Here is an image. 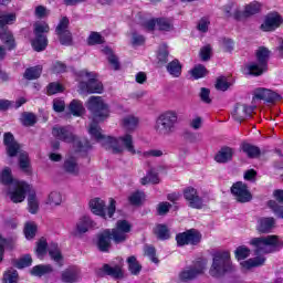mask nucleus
I'll list each match as a JSON object with an SVG mask.
<instances>
[{"mask_svg":"<svg viewBox=\"0 0 283 283\" xmlns=\"http://www.w3.org/2000/svg\"><path fill=\"white\" fill-rule=\"evenodd\" d=\"M88 112H91L92 123L88 127V134L101 143V145L107 151L112 154H123V151L128 150L129 154L136 155L138 151L134 147V137L132 134L126 133L118 138L112 136H105L103 129L98 123H105L109 118V105L105 103L101 96H91L86 103Z\"/></svg>","mask_w":283,"mask_h":283,"instance_id":"obj_1","label":"nucleus"},{"mask_svg":"<svg viewBox=\"0 0 283 283\" xmlns=\"http://www.w3.org/2000/svg\"><path fill=\"white\" fill-rule=\"evenodd\" d=\"M0 182L9 187L8 196L11 202L19 203L25 200V193L30 191V185L25 181H19L12 177V170L6 167L0 172Z\"/></svg>","mask_w":283,"mask_h":283,"instance_id":"obj_2","label":"nucleus"},{"mask_svg":"<svg viewBox=\"0 0 283 283\" xmlns=\"http://www.w3.org/2000/svg\"><path fill=\"white\" fill-rule=\"evenodd\" d=\"M178 125V112L168 109L159 114L155 120L154 130L157 136L167 138L176 133Z\"/></svg>","mask_w":283,"mask_h":283,"instance_id":"obj_3","label":"nucleus"},{"mask_svg":"<svg viewBox=\"0 0 283 283\" xmlns=\"http://www.w3.org/2000/svg\"><path fill=\"white\" fill-rule=\"evenodd\" d=\"M3 140L7 147L8 156H10V158H13V156H19V165L21 171L27 174V176H31L32 166H30V158L28 157V153L21 149V145L14 140V135H12V133H6Z\"/></svg>","mask_w":283,"mask_h":283,"instance_id":"obj_4","label":"nucleus"},{"mask_svg":"<svg viewBox=\"0 0 283 283\" xmlns=\"http://www.w3.org/2000/svg\"><path fill=\"white\" fill-rule=\"evenodd\" d=\"M233 271H235V266L231 262V253L222 251L213 254L212 265L209 270L211 277H222Z\"/></svg>","mask_w":283,"mask_h":283,"instance_id":"obj_5","label":"nucleus"},{"mask_svg":"<svg viewBox=\"0 0 283 283\" xmlns=\"http://www.w3.org/2000/svg\"><path fill=\"white\" fill-rule=\"evenodd\" d=\"M52 134L59 140H63L64 143H73L77 151H87V149H90V142H87V139H76V136H74V132L70 126H55L53 127Z\"/></svg>","mask_w":283,"mask_h":283,"instance_id":"obj_6","label":"nucleus"},{"mask_svg":"<svg viewBox=\"0 0 283 283\" xmlns=\"http://www.w3.org/2000/svg\"><path fill=\"white\" fill-rule=\"evenodd\" d=\"M80 91L82 94L87 92L88 94H102L103 83L96 78V73H90L87 71H81L78 74Z\"/></svg>","mask_w":283,"mask_h":283,"instance_id":"obj_7","label":"nucleus"},{"mask_svg":"<svg viewBox=\"0 0 283 283\" xmlns=\"http://www.w3.org/2000/svg\"><path fill=\"white\" fill-rule=\"evenodd\" d=\"M269 56H271V51L264 46H260L256 51L258 63L248 65L249 73L252 74V76L264 74L266 67H269Z\"/></svg>","mask_w":283,"mask_h":283,"instance_id":"obj_8","label":"nucleus"},{"mask_svg":"<svg viewBox=\"0 0 283 283\" xmlns=\"http://www.w3.org/2000/svg\"><path fill=\"white\" fill-rule=\"evenodd\" d=\"M250 244L255 248V253H273L280 247L277 235L253 238Z\"/></svg>","mask_w":283,"mask_h":283,"instance_id":"obj_9","label":"nucleus"},{"mask_svg":"<svg viewBox=\"0 0 283 283\" xmlns=\"http://www.w3.org/2000/svg\"><path fill=\"white\" fill-rule=\"evenodd\" d=\"M90 209L95 216H101L107 220L116 213V200L111 199L108 207L105 209V201L101 198H94L90 201Z\"/></svg>","mask_w":283,"mask_h":283,"instance_id":"obj_10","label":"nucleus"},{"mask_svg":"<svg viewBox=\"0 0 283 283\" xmlns=\"http://www.w3.org/2000/svg\"><path fill=\"white\" fill-rule=\"evenodd\" d=\"M48 32H50V25H48V23H35V39L32 41V48L35 50V52H43V50L48 48V36H45Z\"/></svg>","mask_w":283,"mask_h":283,"instance_id":"obj_11","label":"nucleus"},{"mask_svg":"<svg viewBox=\"0 0 283 283\" xmlns=\"http://www.w3.org/2000/svg\"><path fill=\"white\" fill-rule=\"evenodd\" d=\"M130 231L132 224L127 220H119L116 222V227L111 230V239L115 244H123V242H127Z\"/></svg>","mask_w":283,"mask_h":283,"instance_id":"obj_12","label":"nucleus"},{"mask_svg":"<svg viewBox=\"0 0 283 283\" xmlns=\"http://www.w3.org/2000/svg\"><path fill=\"white\" fill-rule=\"evenodd\" d=\"M205 271H207V261H197L192 266L179 273V280L181 282H191V280H196V277L202 275Z\"/></svg>","mask_w":283,"mask_h":283,"instance_id":"obj_13","label":"nucleus"},{"mask_svg":"<svg viewBox=\"0 0 283 283\" xmlns=\"http://www.w3.org/2000/svg\"><path fill=\"white\" fill-rule=\"evenodd\" d=\"M55 34L59 36L61 45H72V32H70V19L67 17L60 20L55 29Z\"/></svg>","mask_w":283,"mask_h":283,"instance_id":"obj_14","label":"nucleus"},{"mask_svg":"<svg viewBox=\"0 0 283 283\" xmlns=\"http://www.w3.org/2000/svg\"><path fill=\"white\" fill-rule=\"evenodd\" d=\"M184 198L191 209H202L205 207V199L200 197L198 190L193 187H188L184 190Z\"/></svg>","mask_w":283,"mask_h":283,"instance_id":"obj_15","label":"nucleus"},{"mask_svg":"<svg viewBox=\"0 0 283 283\" xmlns=\"http://www.w3.org/2000/svg\"><path fill=\"white\" fill-rule=\"evenodd\" d=\"M231 193L237 200V202H251L253 200V195L249 191V187L242 181L235 182L231 187Z\"/></svg>","mask_w":283,"mask_h":283,"instance_id":"obj_16","label":"nucleus"},{"mask_svg":"<svg viewBox=\"0 0 283 283\" xmlns=\"http://www.w3.org/2000/svg\"><path fill=\"white\" fill-rule=\"evenodd\" d=\"M202 235L196 229H190L184 233H179L176 237L178 247H185L186 244H199Z\"/></svg>","mask_w":283,"mask_h":283,"instance_id":"obj_17","label":"nucleus"},{"mask_svg":"<svg viewBox=\"0 0 283 283\" xmlns=\"http://www.w3.org/2000/svg\"><path fill=\"white\" fill-rule=\"evenodd\" d=\"M260 10H262V4L258 1H253L245 6L244 11L237 9L233 13V18L237 21H244V19H249L250 17H253V14H258Z\"/></svg>","mask_w":283,"mask_h":283,"instance_id":"obj_18","label":"nucleus"},{"mask_svg":"<svg viewBox=\"0 0 283 283\" xmlns=\"http://www.w3.org/2000/svg\"><path fill=\"white\" fill-rule=\"evenodd\" d=\"M282 15L279 13H269L265 17L264 22L261 24V30L263 32H273V30H277L280 25H282Z\"/></svg>","mask_w":283,"mask_h":283,"instance_id":"obj_19","label":"nucleus"},{"mask_svg":"<svg viewBox=\"0 0 283 283\" xmlns=\"http://www.w3.org/2000/svg\"><path fill=\"white\" fill-rule=\"evenodd\" d=\"M282 96L269 88H256L254 91L253 101H265V103H275L280 101Z\"/></svg>","mask_w":283,"mask_h":283,"instance_id":"obj_20","label":"nucleus"},{"mask_svg":"<svg viewBox=\"0 0 283 283\" xmlns=\"http://www.w3.org/2000/svg\"><path fill=\"white\" fill-rule=\"evenodd\" d=\"M97 249L103 253H107L112 249V230L106 229L97 234Z\"/></svg>","mask_w":283,"mask_h":283,"instance_id":"obj_21","label":"nucleus"},{"mask_svg":"<svg viewBox=\"0 0 283 283\" xmlns=\"http://www.w3.org/2000/svg\"><path fill=\"white\" fill-rule=\"evenodd\" d=\"M94 227H96V222H94V220H92V218L88 216H84L76 222L74 235H83L87 233L90 229H94Z\"/></svg>","mask_w":283,"mask_h":283,"instance_id":"obj_22","label":"nucleus"},{"mask_svg":"<svg viewBox=\"0 0 283 283\" xmlns=\"http://www.w3.org/2000/svg\"><path fill=\"white\" fill-rule=\"evenodd\" d=\"M253 106H247V104H237L232 112V117L237 123H242V120H247L251 114H253Z\"/></svg>","mask_w":283,"mask_h":283,"instance_id":"obj_23","label":"nucleus"},{"mask_svg":"<svg viewBox=\"0 0 283 283\" xmlns=\"http://www.w3.org/2000/svg\"><path fill=\"white\" fill-rule=\"evenodd\" d=\"M81 280V270L76 266H71L62 271L61 281L64 283H74Z\"/></svg>","mask_w":283,"mask_h":283,"instance_id":"obj_24","label":"nucleus"},{"mask_svg":"<svg viewBox=\"0 0 283 283\" xmlns=\"http://www.w3.org/2000/svg\"><path fill=\"white\" fill-rule=\"evenodd\" d=\"M275 229V219L273 217H263L258 220L256 230L259 233H271Z\"/></svg>","mask_w":283,"mask_h":283,"instance_id":"obj_25","label":"nucleus"},{"mask_svg":"<svg viewBox=\"0 0 283 283\" xmlns=\"http://www.w3.org/2000/svg\"><path fill=\"white\" fill-rule=\"evenodd\" d=\"M214 160L221 165L231 163V160H233V148L227 146L222 147L214 156Z\"/></svg>","mask_w":283,"mask_h":283,"instance_id":"obj_26","label":"nucleus"},{"mask_svg":"<svg viewBox=\"0 0 283 283\" xmlns=\"http://www.w3.org/2000/svg\"><path fill=\"white\" fill-rule=\"evenodd\" d=\"M138 123H139L138 117L134 115H128L122 119V127L128 134H132V132H136V129H138Z\"/></svg>","mask_w":283,"mask_h":283,"instance_id":"obj_27","label":"nucleus"},{"mask_svg":"<svg viewBox=\"0 0 283 283\" xmlns=\"http://www.w3.org/2000/svg\"><path fill=\"white\" fill-rule=\"evenodd\" d=\"M63 169L66 174H70L71 176H78V174H81V168L78 167V163L74 157H69L65 159Z\"/></svg>","mask_w":283,"mask_h":283,"instance_id":"obj_28","label":"nucleus"},{"mask_svg":"<svg viewBox=\"0 0 283 283\" xmlns=\"http://www.w3.org/2000/svg\"><path fill=\"white\" fill-rule=\"evenodd\" d=\"M166 70L172 78H180L182 74V64H180V61L178 60H172L167 64Z\"/></svg>","mask_w":283,"mask_h":283,"instance_id":"obj_29","label":"nucleus"},{"mask_svg":"<svg viewBox=\"0 0 283 283\" xmlns=\"http://www.w3.org/2000/svg\"><path fill=\"white\" fill-rule=\"evenodd\" d=\"M0 39L7 45L8 50H14L17 43L14 42V35L7 29H0Z\"/></svg>","mask_w":283,"mask_h":283,"instance_id":"obj_30","label":"nucleus"},{"mask_svg":"<svg viewBox=\"0 0 283 283\" xmlns=\"http://www.w3.org/2000/svg\"><path fill=\"white\" fill-rule=\"evenodd\" d=\"M264 262H266L264 256H256L241 262V266L244 269V271H249V269H255L258 266L264 265Z\"/></svg>","mask_w":283,"mask_h":283,"instance_id":"obj_31","label":"nucleus"},{"mask_svg":"<svg viewBox=\"0 0 283 283\" xmlns=\"http://www.w3.org/2000/svg\"><path fill=\"white\" fill-rule=\"evenodd\" d=\"M63 202V195H61V192L59 191H52L51 193H49L45 205H49V207H61Z\"/></svg>","mask_w":283,"mask_h":283,"instance_id":"obj_32","label":"nucleus"},{"mask_svg":"<svg viewBox=\"0 0 283 283\" xmlns=\"http://www.w3.org/2000/svg\"><path fill=\"white\" fill-rule=\"evenodd\" d=\"M126 262L128 264V271L132 275L140 274V271H143V265H140L136 256H128Z\"/></svg>","mask_w":283,"mask_h":283,"instance_id":"obj_33","label":"nucleus"},{"mask_svg":"<svg viewBox=\"0 0 283 283\" xmlns=\"http://www.w3.org/2000/svg\"><path fill=\"white\" fill-rule=\"evenodd\" d=\"M160 182V177L155 169H150L145 177L140 179L142 185H158Z\"/></svg>","mask_w":283,"mask_h":283,"instance_id":"obj_34","label":"nucleus"},{"mask_svg":"<svg viewBox=\"0 0 283 283\" xmlns=\"http://www.w3.org/2000/svg\"><path fill=\"white\" fill-rule=\"evenodd\" d=\"M157 61L159 65H165L169 62V46L161 44L157 52Z\"/></svg>","mask_w":283,"mask_h":283,"instance_id":"obj_35","label":"nucleus"},{"mask_svg":"<svg viewBox=\"0 0 283 283\" xmlns=\"http://www.w3.org/2000/svg\"><path fill=\"white\" fill-rule=\"evenodd\" d=\"M69 109L73 116H83L85 114V107L83 103L77 99H73L69 106Z\"/></svg>","mask_w":283,"mask_h":283,"instance_id":"obj_36","label":"nucleus"},{"mask_svg":"<svg viewBox=\"0 0 283 283\" xmlns=\"http://www.w3.org/2000/svg\"><path fill=\"white\" fill-rule=\"evenodd\" d=\"M49 255L51 260H54L57 264L63 262V255L61 254V250L59 249V244L52 243L49 247Z\"/></svg>","mask_w":283,"mask_h":283,"instance_id":"obj_37","label":"nucleus"},{"mask_svg":"<svg viewBox=\"0 0 283 283\" xmlns=\"http://www.w3.org/2000/svg\"><path fill=\"white\" fill-rule=\"evenodd\" d=\"M48 273H52V265H35L31 270V275L35 277H43V275H48Z\"/></svg>","mask_w":283,"mask_h":283,"instance_id":"obj_38","label":"nucleus"},{"mask_svg":"<svg viewBox=\"0 0 283 283\" xmlns=\"http://www.w3.org/2000/svg\"><path fill=\"white\" fill-rule=\"evenodd\" d=\"M42 72H43V67L41 66H33V67L27 69L24 72V78H27V81H34L41 76Z\"/></svg>","mask_w":283,"mask_h":283,"instance_id":"obj_39","label":"nucleus"},{"mask_svg":"<svg viewBox=\"0 0 283 283\" xmlns=\"http://www.w3.org/2000/svg\"><path fill=\"white\" fill-rule=\"evenodd\" d=\"M103 271L106 275H111L112 277H123V270L118 265L111 266L109 264H105Z\"/></svg>","mask_w":283,"mask_h":283,"instance_id":"obj_40","label":"nucleus"},{"mask_svg":"<svg viewBox=\"0 0 283 283\" xmlns=\"http://www.w3.org/2000/svg\"><path fill=\"white\" fill-rule=\"evenodd\" d=\"M17 21V14L4 13L0 11V28H6V25H12Z\"/></svg>","mask_w":283,"mask_h":283,"instance_id":"obj_41","label":"nucleus"},{"mask_svg":"<svg viewBox=\"0 0 283 283\" xmlns=\"http://www.w3.org/2000/svg\"><path fill=\"white\" fill-rule=\"evenodd\" d=\"M242 151L247 154L248 158H258V156H260V148L251 144H243Z\"/></svg>","mask_w":283,"mask_h":283,"instance_id":"obj_42","label":"nucleus"},{"mask_svg":"<svg viewBox=\"0 0 283 283\" xmlns=\"http://www.w3.org/2000/svg\"><path fill=\"white\" fill-rule=\"evenodd\" d=\"M2 283H19V272L14 269H9L3 274Z\"/></svg>","mask_w":283,"mask_h":283,"instance_id":"obj_43","label":"nucleus"},{"mask_svg":"<svg viewBox=\"0 0 283 283\" xmlns=\"http://www.w3.org/2000/svg\"><path fill=\"white\" fill-rule=\"evenodd\" d=\"M103 52L104 54H106V56H108V63L112 65L113 70H118L120 67V64L118 63V57H116V55H114V53L112 52V49L104 48Z\"/></svg>","mask_w":283,"mask_h":283,"instance_id":"obj_44","label":"nucleus"},{"mask_svg":"<svg viewBox=\"0 0 283 283\" xmlns=\"http://www.w3.org/2000/svg\"><path fill=\"white\" fill-rule=\"evenodd\" d=\"M144 200L145 192L143 191H135L128 197V202L135 207H138V205H143Z\"/></svg>","mask_w":283,"mask_h":283,"instance_id":"obj_45","label":"nucleus"},{"mask_svg":"<svg viewBox=\"0 0 283 283\" xmlns=\"http://www.w3.org/2000/svg\"><path fill=\"white\" fill-rule=\"evenodd\" d=\"M190 74L196 81H198V78H205V75L208 74L207 67L202 64H198L190 71Z\"/></svg>","mask_w":283,"mask_h":283,"instance_id":"obj_46","label":"nucleus"},{"mask_svg":"<svg viewBox=\"0 0 283 283\" xmlns=\"http://www.w3.org/2000/svg\"><path fill=\"white\" fill-rule=\"evenodd\" d=\"M157 28L163 32H171V30H174V24L168 19L159 18L157 19Z\"/></svg>","mask_w":283,"mask_h":283,"instance_id":"obj_47","label":"nucleus"},{"mask_svg":"<svg viewBox=\"0 0 283 283\" xmlns=\"http://www.w3.org/2000/svg\"><path fill=\"white\" fill-rule=\"evenodd\" d=\"M137 154L140 156V158H160L164 155L163 150L160 149H149L144 153L137 150Z\"/></svg>","mask_w":283,"mask_h":283,"instance_id":"obj_48","label":"nucleus"},{"mask_svg":"<svg viewBox=\"0 0 283 283\" xmlns=\"http://www.w3.org/2000/svg\"><path fill=\"white\" fill-rule=\"evenodd\" d=\"M88 45H101L105 43V38L98 32H91L87 39Z\"/></svg>","mask_w":283,"mask_h":283,"instance_id":"obj_49","label":"nucleus"},{"mask_svg":"<svg viewBox=\"0 0 283 283\" xmlns=\"http://www.w3.org/2000/svg\"><path fill=\"white\" fill-rule=\"evenodd\" d=\"M155 234L159 240H169V229L165 224H159L155 228Z\"/></svg>","mask_w":283,"mask_h":283,"instance_id":"obj_50","label":"nucleus"},{"mask_svg":"<svg viewBox=\"0 0 283 283\" xmlns=\"http://www.w3.org/2000/svg\"><path fill=\"white\" fill-rule=\"evenodd\" d=\"M24 235L27 240H32L36 235V223L27 222L24 226Z\"/></svg>","mask_w":283,"mask_h":283,"instance_id":"obj_51","label":"nucleus"},{"mask_svg":"<svg viewBox=\"0 0 283 283\" xmlns=\"http://www.w3.org/2000/svg\"><path fill=\"white\" fill-rule=\"evenodd\" d=\"M28 206L30 213H36L39 211V199H36V195L31 193L28 197Z\"/></svg>","mask_w":283,"mask_h":283,"instance_id":"obj_52","label":"nucleus"},{"mask_svg":"<svg viewBox=\"0 0 283 283\" xmlns=\"http://www.w3.org/2000/svg\"><path fill=\"white\" fill-rule=\"evenodd\" d=\"M234 255L238 260H247L249 255H251V250L247 248L245 245H241L235 249Z\"/></svg>","mask_w":283,"mask_h":283,"instance_id":"obj_53","label":"nucleus"},{"mask_svg":"<svg viewBox=\"0 0 283 283\" xmlns=\"http://www.w3.org/2000/svg\"><path fill=\"white\" fill-rule=\"evenodd\" d=\"M22 125H24L25 127H32L36 125V115H34L33 113H24L22 115Z\"/></svg>","mask_w":283,"mask_h":283,"instance_id":"obj_54","label":"nucleus"},{"mask_svg":"<svg viewBox=\"0 0 283 283\" xmlns=\"http://www.w3.org/2000/svg\"><path fill=\"white\" fill-rule=\"evenodd\" d=\"M231 87V82L227 77H219L216 83V88L220 90V92H227V90Z\"/></svg>","mask_w":283,"mask_h":283,"instance_id":"obj_55","label":"nucleus"},{"mask_svg":"<svg viewBox=\"0 0 283 283\" xmlns=\"http://www.w3.org/2000/svg\"><path fill=\"white\" fill-rule=\"evenodd\" d=\"M17 269H25L27 266H32V256L29 254L22 256L15 262Z\"/></svg>","mask_w":283,"mask_h":283,"instance_id":"obj_56","label":"nucleus"},{"mask_svg":"<svg viewBox=\"0 0 283 283\" xmlns=\"http://www.w3.org/2000/svg\"><path fill=\"white\" fill-rule=\"evenodd\" d=\"M209 25H211V21L209 20V18L203 17L199 20L197 24V30L203 33L209 32Z\"/></svg>","mask_w":283,"mask_h":283,"instance_id":"obj_57","label":"nucleus"},{"mask_svg":"<svg viewBox=\"0 0 283 283\" xmlns=\"http://www.w3.org/2000/svg\"><path fill=\"white\" fill-rule=\"evenodd\" d=\"M269 207L277 218L283 219V206H280L276 201L271 200L269 201Z\"/></svg>","mask_w":283,"mask_h":283,"instance_id":"obj_58","label":"nucleus"},{"mask_svg":"<svg viewBox=\"0 0 283 283\" xmlns=\"http://www.w3.org/2000/svg\"><path fill=\"white\" fill-rule=\"evenodd\" d=\"M65 90L59 82H52L48 86V94H61Z\"/></svg>","mask_w":283,"mask_h":283,"instance_id":"obj_59","label":"nucleus"},{"mask_svg":"<svg viewBox=\"0 0 283 283\" xmlns=\"http://www.w3.org/2000/svg\"><path fill=\"white\" fill-rule=\"evenodd\" d=\"M45 253H48V241H45L44 239H41L38 242V247H36L38 258H43Z\"/></svg>","mask_w":283,"mask_h":283,"instance_id":"obj_60","label":"nucleus"},{"mask_svg":"<svg viewBox=\"0 0 283 283\" xmlns=\"http://www.w3.org/2000/svg\"><path fill=\"white\" fill-rule=\"evenodd\" d=\"M145 255L151 260L155 264H158V258H156V249L151 245H146L144 250Z\"/></svg>","mask_w":283,"mask_h":283,"instance_id":"obj_61","label":"nucleus"},{"mask_svg":"<svg viewBox=\"0 0 283 283\" xmlns=\"http://www.w3.org/2000/svg\"><path fill=\"white\" fill-rule=\"evenodd\" d=\"M169 209H171V203L167 201L160 202L157 206V213L158 216H167V213H169Z\"/></svg>","mask_w":283,"mask_h":283,"instance_id":"obj_62","label":"nucleus"},{"mask_svg":"<svg viewBox=\"0 0 283 283\" xmlns=\"http://www.w3.org/2000/svg\"><path fill=\"white\" fill-rule=\"evenodd\" d=\"M211 45L202 46L199 53L201 61H209L211 59Z\"/></svg>","mask_w":283,"mask_h":283,"instance_id":"obj_63","label":"nucleus"},{"mask_svg":"<svg viewBox=\"0 0 283 283\" xmlns=\"http://www.w3.org/2000/svg\"><path fill=\"white\" fill-rule=\"evenodd\" d=\"M53 109L57 113L65 112V101L60 98L53 99Z\"/></svg>","mask_w":283,"mask_h":283,"instance_id":"obj_64","label":"nucleus"}]
</instances>
